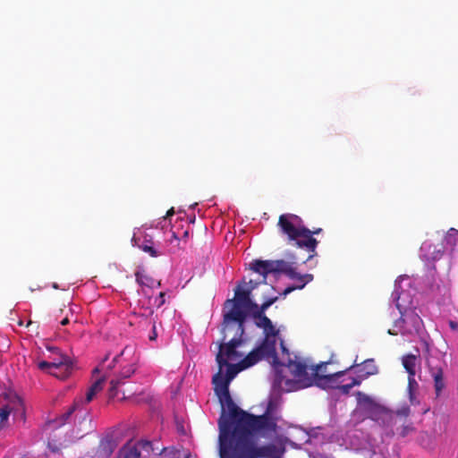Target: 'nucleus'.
<instances>
[{
  "label": "nucleus",
  "mask_w": 458,
  "mask_h": 458,
  "mask_svg": "<svg viewBox=\"0 0 458 458\" xmlns=\"http://www.w3.org/2000/svg\"><path fill=\"white\" fill-rule=\"evenodd\" d=\"M278 225L290 240L295 241V244L299 248H304L312 253L307 260L314 257L318 242L311 237V231L302 225V221L298 216L284 214L280 216Z\"/></svg>",
  "instance_id": "8"
},
{
  "label": "nucleus",
  "mask_w": 458,
  "mask_h": 458,
  "mask_svg": "<svg viewBox=\"0 0 458 458\" xmlns=\"http://www.w3.org/2000/svg\"><path fill=\"white\" fill-rule=\"evenodd\" d=\"M280 345H281V349H282L283 353H285V354L289 355V351H288V349L285 347V345L284 344V342H283V341H281Z\"/></svg>",
  "instance_id": "34"
},
{
  "label": "nucleus",
  "mask_w": 458,
  "mask_h": 458,
  "mask_svg": "<svg viewBox=\"0 0 458 458\" xmlns=\"http://www.w3.org/2000/svg\"><path fill=\"white\" fill-rule=\"evenodd\" d=\"M47 350L50 353L47 356L48 360L39 361L38 368L61 379L68 377L73 369L71 358L64 354L58 347L47 346Z\"/></svg>",
  "instance_id": "11"
},
{
  "label": "nucleus",
  "mask_w": 458,
  "mask_h": 458,
  "mask_svg": "<svg viewBox=\"0 0 458 458\" xmlns=\"http://www.w3.org/2000/svg\"><path fill=\"white\" fill-rule=\"evenodd\" d=\"M448 325H449V327L454 330V331H456L458 330V322L454 321V320H450L448 322Z\"/></svg>",
  "instance_id": "32"
},
{
  "label": "nucleus",
  "mask_w": 458,
  "mask_h": 458,
  "mask_svg": "<svg viewBox=\"0 0 458 458\" xmlns=\"http://www.w3.org/2000/svg\"><path fill=\"white\" fill-rule=\"evenodd\" d=\"M413 430H414V428L411 425H405V426H403L400 435H401V437H407Z\"/></svg>",
  "instance_id": "29"
},
{
  "label": "nucleus",
  "mask_w": 458,
  "mask_h": 458,
  "mask_svg": "<svg viewBox=\"0 0 458 458\" xmlns=\"http://www.w3.org/2000/svg\"><path fill=\"white\" fill-rule=\"evenodd\" d=\"M136 282L142 287V293L148 296V289H155L160 287L161 284L159 281L155 280L154 278L145 275L141 272H137L135 274Z\"/></svg>",
  "instance_id": "18"
},
{
  "label": "nucleus",
  "mask_w": 458,
  "mask_h": 458,
  "mask_svg": "<svg viewBox=\"0 0 458 458\" xmlns=\"http://www.w3.org/2000/svg\"><path fill=\"white\" fill-rule=\"evenodd\" d=\"M261 283H262V284H264V283H263V280H262L261 282H256V281H254V280H252V279H251V280H250L249 282H245V281L241 282V284H246V285H247V286H249V287H250V286L253 287V290H254L255 288H257V286H258L259 284H261Z\"/></svg>",
  "instance_id": "31"
},
{
  "label": "nucleus",
  "mask_w": 458,
  "mask_h": 458,
  "mask_svg": "<svg viewBox=\"0 0 458 458\" xmlns=\"http://www.w3.org/2000/svg\"><path fill=\"white\" fill-rule=\"evenodd\" d=\"M131 242L151 257H157L160 252L154 247L153 237L140 228H138L132 236Z\"/></svg>",
  "instance_id": "13"
},
{
  "label": "nucleus",
  "mask_w": 458,
  "mask_h": 458,
  "mask_svg": "<svg viewBox=\"0 0 458 458\" xmlns=\"http://www.w3.org/2000/svg\"><path fill=\"white\" fill-rule=\"evenodd\" d=\"M157 332H156V326L153 325V332L152 334L149 335V339L150 340H155L157 338Z\"/></svg>",
  "instance_id": "33"
},
{
  "label": "nucleus",
  "mask_w": 458,
  "mask_h": 458,
  "mask_svg": "<svg viewBox=\"0 0 458 458\" xmlns=\"http://www.w3.org/2000/svg\"><path fill=\"white\" fill-rule=\"evenodd\" d=\"M443 251L437 249L429 242L426 241L422 243L420 250V259L429 266L430 262H434L442 257Z\"/></svg>",
  "instance_id": "17"
},
{
  "label": "nucleus",
  "mask_w": 458,
  "mask_h": 458,
  "mask_svg": "<svg viewBox=\"0 0 458 458\" xmlns=\"http://www.w3.org/2000/svg\"><path fill=\"white\" fill-rule=\"evenodd\" d=\"M415 373H410L408 375V395L410 402L413 404L416 403V395L415 393L419 387V384L417 383L415 379Z\"/></svg>",
  "instance_id": "20"
},
{
  "label": "nucleus",
  "mask_w": 458,
  "mask_h": 458,
  "mask_svg": "<svg viewBox=\"0 0 458 458\" xmlns=\"http://www.w3.org/2000/svg\"><path fill=\"white\" fill-rule=\"evenodd\" d=\"M423 322L421 321L420 327L418 328L417 332L413 335H406L403 334V329L409 328L411 327V324L409 321H405L402 319V315H400V318L398 319L394 320L393 328L388 330V334L392 335H396L400 334L403 337H404L405 340L411 342L413 341L417 336H420L421 329H422Z\"/></svg>",
  "instance_id": "16"
},
{
  "label": "nucleus",
  "mask_w": 458,
  "mask_h": 458,
  "mask_svg": "<svg viewBox=\"0 0 458 458\" xmlns=\"http://www.w3.org/2000/svg\"><path fill=\"white\" fill-rule=\"evenodd\" d=\"M239 344H241V342L237 343L234 340L222 350L220 354H216V360L219 369L213 376L212 384L222 407L218 424L227 423L231 426L276 432V422L280 420V403L277 398L271 397L269 399L266 412L263 415L254 416L240 409L231 397L229 385L242 370H235L232 368L230 371L224 372V369L226 361H235L242 356V353L235 350Z\"/></svg>",
  "instance_id": "1"
},
{
  "label": "nucleus",
  "mask_w": 458,
  "mask_h": 458,
  "mask_svg": "<svg viewBox=\"0 0 458 458\" xmlns=\"http://www.w3.org/2000/svg\"><path fill=\"white\" fill-rule=\"evenodd\" d=\"M52 286L55 289H59V285L56 283H54Z\"/></svg>",
  "instance_id": "40"
},
{
  "label": "nucleus",
  "mask_w": 458,
  "mask_h": 458,
  "mask_svg": "<svg viewBox=\"0 0 458 458\" xmlns=\"http://www.w3.org/2000/svg\"><path fill=\"white\" fill-rule=\"evenodd\" d=\"M428 372L434 382V389L436 397L439 398L443 391L445 389V381L444 378L443 365L438 362L434 365L431 361L428 362Z\"/></svg>",
  "instance_id": "15"
},
{
  "label": "nucleus",
  "mask_w": 458,
  "mask_h": 458,
  "mask_svg": "<svg viewBox=\"0 0 458 458\" xmlns=\"http://www.w3.org/2000/svg\"><path fill=\"white\" fill-rule=\"evenodd\" d=\"M416 360H417V357L413 354H407L403 357V360H402L403 366L406 369L408 375H410V373L416 374V369H415Z\"/></svg>",
  "instance_id": "21"
},
{
  "label": "nucleus",
  "mask_w": 458,
  "mask_h": 458,
  "mask_svg": "<svg viewBox=\"0 0 458 458\" xmlns=\"http://www.w3.org/2000/svg\"><path fill=\"white\" fill-rule=\"evenodd\" d=\"M277 300V297H275V298H271L267 301H266L265 302L266 303H269V307Z\"/></svg>",
  "instance_id": "37"
},
{
  "label": "nucleus",
  "mask_w": 458,
  "mask_h": 458,
  "mask_svg": "<svg viewBox=\"0 0 458 458\" xmlns=\"http://www.w3.org/2000/svg\"><path fill=\"white\" fill-rule=\"evenodd\" d=\"M298 431H299V433H301L302 435L303 438H305V442L306 443H310L311 442V437H315L314 434L310 435L309 433H307L306 431L301 430V428H299Z\"/></svg>",
  "instance_id": "30"
},
{
  "label": "nucleus",
  "mask_w": 458,
  "mask_h": 458,
  "mask_svg": "<svg viewBox=\"0 0 458 458\" xmlns=\"http://www.w3.org/2000/svg\"><path fill=\"white\" fill-rule=\"evenodd\" d=\"M133 346H125L123 350L109 360V354L106 355L100 363L94 369L95 373H103L104 377H109L111 398L117 395V388L123 384V380L131 377L136 370L137 358Z\"/></svg>",
  "instance_id": "6"
},
{
  "label": "nucleus",
  "mask_w": 458,
  "mask_h": 458,
  "mask_svg": "<svg viewBox=\"0 0 458 458\" xmlns=\"http://www.w3.org/2000/svg\"><path fill=\"white\" fill-rule=\"evenodd\" d=\"M458 233V231L454 228H451L449 231H448V237H451V236H454L455 235L456 233Z\"/></svg>",
  "instance_id": "35"
},
{
  "label": "nucleus",
  "mask_w": 458,
  "mask_h": 458,
  "mask_svg": "<svg viewBox=\"0 0 458 458\" xmlns=\"http://www.w3.org/2000/svg\"><path fill=\"white\" fill-rule=\"evenodd\" d=\"M219 427V455L229 458H279L284 453L286 444L297 445L288 437L278 436L274 444L257 446L255 434L260 430L251 429L227 423Z\"/></svg>",
  "instance_id": "2"
},
{
  "label": "nucleus",
  "mask_w": 458,
  "mask_h": 458,
  "mask_svg": "<svg viewBox=\"0 0 458 458\" xmlns=\"http://www.w3.org/2000/svg\"><path fill=\"white\" fill-rule=\"evenodd\" d=\"M96 394L93 390L89 388L85 397L75 399L72 406L63 415L64 420H67L74 412H77L76 416L81 415L82 419H85L89 415L86 405L92 401Z\"/></svg>",
  "instance_id": "14"
},
{
  "label": "nucleus",
  "mask_w": 458,
  "mask_h": 458,
  "mask_svg": "<svg viewBox=\"0 0 458 458\" xmlns=\"http://www.w3.org/2000/svg\"><path fill=\"white\" fill-rule=\"evenodd\" d=\"M394 420L392 423V426L391 427H388V428H385L386 429V434L388 436H393L394 434V430H393V427L394 425L395 424V420H396V416L399 415V416H403V417H407L409 414H410V408L409 406L405 405L403 407H402L401 409H399L396 413H394Z\"/></svg>",
  "instance_id": "24"
},
{
  "label": "nucleus",
  "mask_w": 458,
  "mask_h": 458,
  "mask_svg": "<svg viewBox=\"0 0 458 458\" xmlns=\"http://www.w3.org/2000/svg\"><path fill=\"white\" fill-rule=\"evenodd\" d=\"M413 281L406 275L398 276L394 282V290L391 296L390 315L394 318L397 313L394 311V306L402 315V319L409 321L411 327L403 329L402 333L406 335H413L417 332L421 323L420 317L416 313V305L414 303V296L417 293L413 285Z\"/></svg>",
  "instance_id": "5"
},
{
  "label": "nucleus",
  "mask_w": 458,
  "mask_h": 458,
  "mask_svg": "<svg viewBox=\"0 0 458 458\" xmlns=\"http://www.w3.org/2000/svg\"><path fill=\"white\" fill-rule=\"evenodd\" d=\"M61 324L63 326H65L67 324H69V319L67 318H64L62 321H61Z\"/></svg>",
  "instance_id": "38"
},
{
  "label": "nucleus",
  "mask_w": 458,
  "mask_h": 458,
  "mask_svg": "<svg viewBox=\"0 0 458 458\" xmlns=\"http://www.w3.org/2000/svg\"><path fill=\"white\" fill-rule=\"evenodd\" d=\"M272 365L276 374V380L279 383H282L284 379L281 375L283 367H287L294 377V380L286 379L284 381L286 391H295L312 386V374L310 376L308 374V367L306 364L301 361L293 360L290 358H288L286 362H281L277 358L276 363H275L272 359Z\"/></svg>",
  "instance_id": "9"
},
{
  "label": "nucleus",
  "mask_w": 458,
  "mask_h": 458,
  "mask_svg": "<svg viewBox=\"0 0 458 458\" xmlns=\"http://www.w3.org/2000/svg\"><path fill=\"white\" fill-rule=\"evenodd\" d=\"M355 395L358 408L366 413L369 419L383 428L392 426L394 420V411L377 403L374 398L360 391L356 392Z\"/></svg>",
  "instance_id": "10"
},
{
  "label": "nucleus",
  "mask_w": 458,
  "mask_h": 458,
  "mask_svg": "<svg viewBox=\"0 0 458 458\" xmlns=\"http://www.w3.org/2000/svg\"><path fill=\"white\" fill-rule=\"evenodd\" d=\"M165 303V293H159L158 296L155 298L153 304L157 308L161 307Z\"/></svg>",
  "instance_id": "28"
},
{
  "label": "nucleus",
  "mask_w": 458,
  "mask_h": 458,
  "mask_svg": "<svg viewBox=\"0 0 458 458\" xmlns=\"http://www.w3.org/2000/svg\"><path fill=\"white\" fill-rule=\"evenodd\" d=\"M327 363H321L320 365L312 368V386H316L321 389H336L338 386L339 379L344 377V371H339L328 375H319L322 367Z\"/></svg>",
  "instance_id": "12"
},
{
  "label": "nucleus",
  "mask_w": 458,
  "mask_h": 458,
  "mask_svg": "<svg viewBox=\"0 0 458 458\" xmlns=\"http://www.w3.org/2000/svg\"><path fill=\"white\" fill-rule=\"evenodd\" d=\"M94 374H96L93 371ZM102 377L98 379L89 388L95 392V394H98L99 391L102 390L103 387V382L106 377H104V374L100 373Z\"/></svg>",
  "instance_id": "26"
},
{
  "label": "nucleus",
  "mask_w": 458,
  "mask_h": 458,
  "mask_svg": "<svg viewBox=\"0 0 458 458\" xmlns=\"http://www.w3.org/2000/svg\"><path fill=\"white\" fill-rule=\"evenodd\" d=\"M251 316L256 326L263 328L265 338L245 357H243L244 353L238 348V352L242 353V356L234 361L236 363L226 361V365H225V371H230L232 368L235 370H244L252 367L262 359H273L275 363L277 362L276 342L279 331L275 328L272 321L264 314L256 313Z\"/></svg>",
  "instance_id": "4"
},
{
  "label": "nucleus",
  "mask_w": 458,
  "mask_h": 458,
  "mask_svg": "<svg viewBox=\"0 0 458 458\" xmlns=\"http://www.w3.org/2000/svg\"><path fill=\"white\" fill-rule=\"evenodd\" d=\"M362 382V378H357L352 377L350 383L341 385V382L339 381L338 386L336 387L337 390H339L344 394H348L350 390L355 386H360Z\"/></svg>",
  "instance_id": "23"
},
{
  "label": "nucleus",
  "mask_w": 458,
  "mask_h": 458,
  "mask_svg": "<svg viewBox=\"0 0 458 458\" xmlns=\"http://www.w3.org/2000/svg\"><path fill=\"white\" fill-rule=\"evenodd\" d=\"M421 445L424 447V448H427V449H431L433 448L431 443H424V441L421 440L420 442Z\"/></svg>",
  "instance_id": "36"
},
{
  "label": "nucleus",
  "mask_w": 458,
  "mask_h": 458,
  "mask_svg": "<svg viewBox=\"0 0 458 458\" xmlns=\"http://www.w3.org/2000/svg\"><path fill=\"white\" fill-rule=\"evenodd\" d=\"M269 308V303H266L265 301L261 306L258 305L257 309H252L250 315H255L256 313L264 314L266 310Z\"/></svg>",
  "instance_id": "27"
},
{
  "label": "nucleus",
  "mask_w": 458,
  "mask_h": 458,
  "mask_svg": "<svg viewBox=\"0 0 458 458\" xmlns=\"http://www.w3.org/2000/svg\"><path fill=\"white\" fill-rule=\"evenodd\" d=\"M195 220V216H193L192 218H191V222H194Z\"/></svg>",
  "instance_id": "41"
},
{
  "label": "nucleus",
  "mask_w": 458,
  "mask_h": 458,
  "mask_svg": "<svg viewBox=\"0 0 458 458\" xmlns=\"http://www.w3.org/2000/svg\"><path fill=\"white\" fill-rule=\"evenodd\" d=\"M174 215V208H171L167 211L166 216L160 218L157 223H153L150 226L155 228H160L162 230L165 229L169 225V222L167 218Z\"/></svg>",
  "instance_id": "25"
},
{
  "label": "nucleus",
  "mask_w": 458,
  "mask_h": 458,
  "mask_svg": "<svg viewBox=\"0 0 458 458\" xmlns=\"http://www.w3.org/2000/svg\"><path fill=\"white\" fill-rule=\"evenodd\" d=\"M363 364H364L363 368L357 366L358 369L355 371V373L358 374L357 378H362V380H363V379L367 378L368 377L377 373V369L374 365L372 360H367L364 361Z\"/></svg>",
  "instance_id": "19"
},
{
  "label": "nucleus",
  "mask_w": 458,
  "mask_h": 458,
  "mask_svg": "<svg viewBox=\"0 0 458 458\" xmlns=\"http://www.w3.org/2000/svg\"><path fill=\"white\" fill-rule=\"evenodd\" d=\"M319 232H321V229H320V228H319V229H318V230H315V231H311V236H312L313 234H317V233H318Z\"/></svg>",
  "instance_id": "39"
},
{
  "label": "nucleus",
  "mask_w": 458,
  "mask_h": 458,
  "mask_svg": "<svg viewBox=\"0 0 458 458\" xmlns=\"http://www.w3.org/2000/svg\"><path fill=\"white\" fill-rule=\"evenodd\" d=\"M253 287L247 286L246 284H238L234 289V296L233 299L225 301L223 309V323L222 329L225 334L223 340L226 338V335L230 332H234V336L227 343L219 344L220 354L222 350L231 344L233 341L241 342V344L235 348L242 347L247 339L243 336L245 332V322L251 312L252 309H257L258 304L250 298Z\"/></svg>",
  "instance_id": "3"
},
{
  "label": "nucleus",
  "mask_w": 458,
  "mask_h": 458,
  "mask_svg": "<svg viewBox=\"0 0 458 458\" xmlns=\"http://www.w3.org/2000/svg\"><path fill=\"white\" fill-rule=\"evenodd\" d=\"M121 458H140V453L136 446L125 445L120 452Z\"/></svg>",
  "instance_id": "22"
},
{
  "label": "nucleus",
  "mask_w": 458,
  "mask_h": 458,
  "mask_svg": "<svg viewBox=\"0 0 458 458\" xmlns=\"http://www.w3.org/2000/svg\"><path fill=\"white\" fill-rule=\"evenodd\" d=\"M294 263H290L283 259L278 260H254L250 264V268L255 273L263 277V283H267V278L272 275L277 278L280 275H286L290 279L296 282L293 287H288L284 290V294L287 295L294 289H302L308 283L313 280L311 274H300L293 267Z\"/></svg>",
  "instance_id": "7"
}]
</instances>
